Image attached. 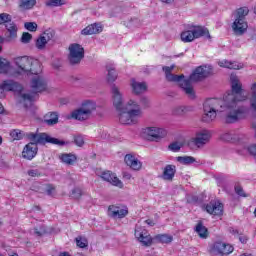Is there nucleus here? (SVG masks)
Segmentation results:
<instances>
[{
	"instance_id": "16",
	"label": "nucleus",
	"mask_w": 256,
	"mask_h": 256,
	"mask_svg": "<svg viewBox=\"0 0 256 256\" xmlns=\"http://www.w3.org/2000/svg\"><path fill=\"white\" fill-rule=\"evenodd\" d=\"M233 249V246L218 241L213 244L212 253H215V255H230V253H233Z\"/></svg>"
},
{
	"instance_id": "43",
	"label": "nucleus",
	"mask_w": 256,
	"mask_h": 256,
	"mask_svg": "<svg viewBox=\"0 0 256 256\" xmlns=\"http://www.w3.org/2000/svg\"><path fill=\"white\" fill-rule=\"evenodd\" d=\"M47 41L45 40V38L43 36H40L37 40H36V47L41 51L43 49H45V45H47Z\"/></svg>"
},
{
	"instance_id": "63",
	"label": "nucleus",
	"mask_w": 256,
	"mask_h": 256,
	"mask_svg": "<svg viewBox=\"0 0 256 256\" xmlns=\"http://www.w3.org/2000/svg\"><path fill=\"white\" fill-rule=\"evenodd\" d=\"M71 79H72L73 82L79 81V78H77V77H72Z\"/></svg>"
},
{
	"instance_id": "12",
	"label": "nucleus",
	"mask_w": 256,
	"mask_h": 256,
	"mask_svg": "<svg viewBox=\"0 0 256 256\" xmlns=\"http://www.w3.org/2000/svg\"><path fill=\"white\" fill-rule=\"evenodd\" d=\"M135 237L144 247H151L155 243V237H151V234L143 228L135 229Z\"/></svg>"
},
{
	"instance_id": "22",
	"label": "nucleus",
	"mask_w": 256,
	"mask_h": 256,
	"mask_svg": "<svg viewBox=\"0 0 256 256\" xmlns=\"http://www.w3.org/2000/svg\"><path fill=\"white\" fill-rule=\"evenodd\" d=\"M101 31H103V27H101V24L94 23L84 28L81 31V35H97V33H101Z\"/></svg>"
},
{
	"instance_id": "31",
	"label": "nucleus",
	"mask_w": 256,
	"mask_h": 256,
	"mask_svg": "<svg viewBox=\"0 0 256 256\" xmlns=\"http://www.w3.org/2000/svg\"><path fill=\"white\" fill-rule=\"evenodd\" d=\"M250 108L256 113V82L250 87Z\"/></svg>"
},
{
	"instance_id": "54",
	"label": "nucleus",
	"mask_w": 256,
	"mask_h": 256,
	"mask_svg": "<svg viewBox=\"0 0 256 256\" xmlns=\"http://www.w3.org/2000/svg\"><path fill=\"white\" fill-rule=\"evenodd\" d=\"M187 202L188 203H198L199 197L197 195H190L187 197Z\"/></svg>"
},
{
	"instance_id": "19",
	"label": "nucleus",
	"mask_w": 256,
	"mask_h": 256,
	"mask_svg": "<svg viewBox=\"0 0 256 256\" xmlns=\"http://www.w3.org/2000/svg\"><path fill=\"white\" fill-rule=\"evenodd\" d=\"M124 161L126 165L130 167V169H133V171H140L141 167H143V164L141 163V161L135 158V156L132 154H127L124 157Z\"/></svg>"
},
{
	"instance_id": "1",
	"label": "nucleus",
	"mask_w": 256,
	"mask_h": 256,
	"mask_svg": "<svg viewBox=\"0 0 256 256\" xmlns=\"http://www.w3.org/2000/svg\"><path fill=\"white\" fill-rule=\"evenodd\" d=\"M230 81L231 93H228L222 100L225 105L224 123L228 125L238 123L249 111V107L241 104L243 101H247V95L243 91V84L236 76H231Z\"/></svg>"
},
{
	"instance_id": "5",
	"label": "nucleus",
	"mask_w": 256,
	"mask_h": 256,
	"mask_svg": "<svg viewBox=\"0 0 256 256\" xmlns=\"http://www.w3.org/2000/svg\"><path fill=\"white\" fill-rule=\"evenodd\" d=\"M217 113H224L223 121H225V104L222 99L208 98L203 104L202 121L211 123L217 118Z\"/></svg>"
},
{
	"instance_id": "21",
	"label": "nucleus",
	"mask_w": 256,
	"mask_h": 256,
	"mask_svg": "<svg viewBox=\"0 0 256 256\" xmlns=\"http://www.w3.org/2000/svg\"><path fill=\"white\" fill-rule=\"evenodd\" d=\"M3 87L5 91H13L14 93H21L23 91V86L14 80H4Z\"/></svg>"
},
{
	"instance_id": "2",
	"label": "nucleus",
	"mask_w": 256,
	"mask_h": 256,
	"mask_svg": "<svg viewBox=\"0 0 256 256\" xmlns=\"http://www.w3.org/2000/svg\"><path fill=\"white\" fill-rule=\"evenodd\" d=\"M162 69L166 75L167 81L179 83L182 91L185 93L188 99L191 100L197 97L195 94V89H193V85H191V83L203 81V79H207V77L213 75V67L207 65L198 66L187 79H185L184 75H175L171 73V71L175 69V66H164Z\"/></svg>"
},
{
	"instance_id": "7",
	"label": "nucleus",
	"mask_w": 256,
	"mask_h": 256,
	"mask_svg": "<svg viewBox=\"0 0 256 256\" xmlns=\"http://www.w3.org/2000/svg\"><path fill=\"white\" fill-rule=\"evenodd\" d=\"M207 37V39H211V34H209V30L203 26H188L187 30H184L180 34V39L183 43H191L195 41V39H199L200 37Z\"/></svg>"
},
{
	"instance_id": "46",
	"label": "nucleus",
	"mask_w": 256,
	"mask_h": 256,
	"mask_svg": "<svg viewBox=\"0 0 256 256\" xmlns=\"http://www.w3.org/2000/svg\"><path fill=\"white\" fill-rule=\"evenodd\" d=\"M169 151H173V153H178V151H181V143L179 142H173L170 145H168Z\"/></svg>"
},
{
	"instance_id": "37",
	"label": "nucleus",
	"mask_w": 256,
	"mask_h": 256,
	"mask_svg": "<svg viewBox=\"0 0 256 256\" xmlns=\"http://www.w3.org/2000/svg\"><path fill=\"white\" fill-rule=\"evenodd\" d=\"M70 197L72 199H75V201H79V199L83 197V190H81V188L79 187H75L74 189H72Z\"/></svg>"
},
{
	"instance_id": "64",
	"label": "nucleus",
	"mask_w": 256,
	"mask_h": 256,
	"mask_svg": "<svg viewBox=\"0 0 256 256\" xmlns=\"http://www.w3.org/2000/svg\"><path fill=\"white\" fill-rule=\"evenodd\" d=\"M251 39L252 41H256V34L252 35Z\"/></svg>"
},
{
	"instance_id": "41",
	"label": "nucleus",
	"mask_w": 256,
	"mask_h": 256,
	"mask_svg": "<svg viewBox=\"0 0 256 256\" xmlns=\"http://www.w3.org/2000/svg\"><path fill=\"white\" fill-rule=\"evenodd\" d=\"M47 7H61V5H65V0H47Z\"/></svg>"
},
{
	"instance_id": "40",
	"label": "nucleus",
	"mask_w": 256,
	"mask_h": 256,
	"mask_svg": "<svg viewBox=\"0 0 256 256\" xmlns=\"http://www.w3.org/2000/svg\"><path fill=\"white\" fill-rule=\"evenodd\" d=\"M36 3V0H21L20 7L23 9H33Z\"/></svg>"
},
{
	"instance_id": "44",
	"label": "nucleus",
	"mask_w": 256,
	"mask_h": 256,
	"mask_svg": "<svg viewBox=\"0 0 256 256\" xmlns=\"http://www.w3.org/2000/svg\"><path fill=\"white\" fill-rule=\"evenodd\" d=\"M13 17L8 13H1L0 14V25H5L8 21H11Z\"/></svg>"
},
{
	"instance_id": "8",
	"label": "nucleus",
	"mask_w": 256,
	"mask_h": 256,
	"mask_svg": "<svg viewBox=\"0 0 256 256\" xmlns=\"http://www.w3.org/2000/svg\"><path fill=\"white\" fill-rule=\"evenodd\" d=\"M16 65L21 71H24V73H31L32 75H39L41 71V62L27 56L17 58Z\"/></svg>"
},
{
	"instance_id": "48",
	"label": "nucleus",
	"mask_w": 256,
	"mask_h": 256,
	"mask_svg": "<svg viewBox=\"0 0 256 256\" xmlns=\"http://www.w3.org/2000/svg\"><path fill=\"white\" fill-rule=\"evenodd\" d=\"M24 27H25V29H27V31H31L32 33L37 31V23H35V22H26L24 24Z\"/></svg>"
},
{
	"instance_id": "14",
	"label": "nucleus",
	"mask_w": 256,
	"mask_h": 256,
	"mask_svg": "<svg viewBox=\"0 0 256 256\" xmlns=\"http://www.w3.org/2000/svg\"><path fill=\"white\" fill-rule=\"evenodd\" d=\"M103 181L110 183L114 187H118L119 189H123V182L117 178V175L109 170L103 171L100 175Z\"/></svg>"
},
{
	"instance_id": "34",
	"label": "nucleus",
	"mask_w": 256,
	"mask_h": 256,
	"mask_svg": "<svg viewBox=\"0 0 256 256\" xmlns=\"http://www.w3.org/2000/svg\"><path fill=\"white\" fill-rule=\"evenodd\" d=\"M173 241V236L168 234H158L154 236V243H166L169 244Z\"/></svg>"
},
{
	"instance_id": "57",
	"label": "nucleus",
	"mask_w": 256,
	"mask_h": 256,
	"mask_svg": "<svg viewBox=\"0 0 256 256\" xmlns=\"http://www.w3.org/2000/svg\"><path fill=\"white\" fill-rule=\"evenodd\" d=\"M145 223H147V225H149L150 227H155V222L151 219L146 220Z\"/></svg>"
},
{
	"instance_id": "42",
	"label": "nucleus",
	"mask_w": 256,
	"mask_h": 256,
	"mask_svg": "<svg viewBox=\"0 0 256 256\" xmlns=\"http://www.w3.org/2000/svg\"><path fill=\"white\" fill-rule=\"evenodd\" d=\"M33 39V35L29 32H23L21 36V43H24V45H27L28 43H31V40Z\"/></svg>"
},
{
	"instance_id": "18",
	"label": "nucleus",
	"mask_w": 256,
	"mask_h": 256,
	"mask_svg": "<svg viewBox=\"0 0 256 256\" xmlns=\"http://www.w3.org/2000/svg\"><path fill=\"white\" fill-rule=\"evenodd\" d=\"M206 211L210 215H223V204L219 201H211L206 205Z\"/></svg>"
},
{
	"instance_id": "28",
	"label": "nucleus",
	"mask_w": 256,
	"mask_h": 256,
	"mask_svg": "<svg viewBox=\"0 0 256 256\" xmlns=\"http://www.w3.org/2000/svg\"><path fill=\"white\" fill-rule=\"evenodd\" d=\"M247 15H249V8L241 7L237 9L234 27H237V23H239V21H245V17H247Z\"/></svg>"
},
{
	"instance_id": "17",
	"label": "nucleus",
	"mask_w": 256,
	"mask_h": 256,
	"mask_svg": "<svg viewBox=\"0 0 256 256\" xmlns=\"http://www.w3.org/2000/svg\"><path fill=\"white\" fill-rule=\"evenodd\" d=\"M5 28L7 30V32L5 33L6 41L11 42L17 39V31H19V28H17V24L13 22V19H11V21L6 22Z\"/></svg>"
},
{
	"instance_id": "47",
	"label": "nucleus",
	"mask_w": 256,
	"mask_h": 256,
	"mask_svg": "<svg viewBox=\"0 0 256 256\" xmlns=\"http://www.w3.org/2000/svg\"><path fill=\"white\" fill-rule=\"evenodd\" d=\"M76 244H77V247H80V249H85V247L89 245V242H87V239L85 238L78 237L76 238Z\"/></svg>"
},
{
	"instance_id": "15",
	"label": "nucleus",
	"mask_w": 256,
	"mask_h": 256,
	"mask_svg": "<svg viewBox=\"0 0 256 256\" xmlns=\"http://www.w3.org/2000/svg\"><path fill=\"white\" fill-rule=\"evenodd\" d=\"M108 215L113 219H123L127 217V215H129V209L127 208V206L120 208L119 206L110 205L108 207Z\"/></svg>"
},
{
	"instance_id": "27",
	"label": "nucleus",
	"mask_w": 256,
	"mask_h": 256,
	"mask_svg": "<svg viewBox=\"0 0 256 256\" xmlns=\"http://www.w3.org/2000/svg\"><path fill=\"white\" fill-rule=\"evenodd\" d=\"M71 117L72 119H76V121H87L91 116H89V114L82 108H79L71 113Z\"/></svg>"
},
{
	"instance_id": "32",
	"label": "nucleus",
	"mask_w": 256,
	"mask_h": 256,
	"mask_svg": "<svg viewBox=\"0 0 256 256\" xmlns=\"http://www.w3.org/2000/svg\"><path fill=\"white\" fill-rule=\"evenodd\" d=\"M196 233L201 237V239H207V236L209 235V231L207 230V227L203 225V222H198L195 227Z\"/></svg>"
},
{
	"instance_id": "38",
	"label": "nucleus",
	"mask_w": 256,
	"mask_h": 256,
	"mask_svg": "<svg viewBox=\"0 0 256 256\" xmlns=\"http://www.w3.org/2000/svg\"><path fill=\"white\" fill-rule=\"evenodd\" d=\"M25 136V134L23 133V131L19 130V129H15L12 130L10 132V137H12V139L14 141H21V139Z\"/></svg>"
},
{
	"instance_id": "60",
	"label": "nucleus",
	"mask_w": 256,
	"mask_h": 256,
	"mask_svg": "<svg viewBox=\"0 0 256 256\" xmlns=\"http://www.w3.org/2000/svg\"><path fill=\"white\" fill-rule=\"evenodd\" d=\"M3 91H5V88L3 87V82L0 84V95H3Z\"/></svg>"
},
{
	"instance_id": "24",
	"label": "nucleus",
	"mask_w": 256,
	"mask_h": 256,
	"mask_svg": "<svg viewBox=\"0 0 256 256\" xmlns=\"http://www.w3.org/2000/svg\"><path fill=\"white\" fill-rule=\"evenodd\" d=\"M44 123L53 127V125H57L59 123V112H48L44 116Z\"/></svg>"
},
{
	"instance_id": "62",
	"label": "nucleus",
	"mask_w": 256,
	"mask_h": 256,
	"mask_svg": "<svg viewBox=\"0 0 256 256\" xmlns=\"http://www.w3.org/2000/svg\"><path fill=\"white\" fill-rule=\"evenodd\" d=\"M59 256H70V255H69V252H61Z\"/></svg>"
},
{
	"instance_id": "3",
	"label": "nucleus",
	"mask_w": 256,
	"mask_h": 256,
	"mask_svg": "<svg viewBox=\"0 0 256 256\" xmlns=\"http://www.w3.org/2000/svg\"><path fill=\"white\" fill-rule=\"evenodd\" d=\"M26 137L29 139L30 143L25 145L22 151V157L28 161H31L37 157V152L39 151V147H37V145H45L46 143H51L52 145L63 147L64 145H69L71 143L69 141L53 138L47 133L29 132L26 133Z\"/></svg>"
},
{
	"instance_id": "45",
	"label": "nucleus",
	"mask_w": 256,
	"mask_h": 256,
	"mask_svg": "<svg viewBox=\"0 0 256 256\" xmlns=\"http://www.w3.org/2000/svg\"><path fill=\"white\" fill-rule=\"evenodd\" d=\"M42 37L49 43L55 37V31L48 29L43 33Z\"/></svg>"
},
{
	"instance_id": "13",
	"label": "nucleus",
	"mask_w": 256,
	"mask_h": 256,
	"mask_svg": "<svg viewBox=\"0 0 256 256\" xmlns=\"http://www.w3.org/2000/svg\"><path fill=\"white\" fill-rule=\"evenodd\" d=\"M111 93L113 105L116 111H123V108L127 107V105L123 103V94L119 91V87L112 85Z\"/></svg>"
},
{
	"instance_id": "33",
	"label": "nucleus",
	"mask_w": 256,
	"mask_h": 256,
	"mask_svg": "<svg viewBox=\"0 0 256 256\" xmlns=\"http://www.w3.org/2000/svg\"><path fill=\"white\" fill-rule=\"evenodd\" d=\"M220 67H226V69H243V64L237 63V62H231L224 60L222 62H219Z\"/></svg>"
},
{
	"instance_id": "9",
	"label": "nucleus",
	"mask_w": 256,
	"mask_h": 256,
	"mask_svg": "<svg viewBox=\"0 0 256 256\" xmlns=\"http://www.w3.org/2000/svg\"><path fill=\"white\" fill-rule=\"evenodd\" d=\"M69 63L70 65H79L81 60L85 57V48L80 44H71L69 46Z\"/></svg>"
},
{
	"instance_id": "23",
	"label": "nucleus",
	"mask_w": 256,
	"mask_h": 256,
	"mask_svg": "<svg viewBox=\"0 0 256 256\" xmlns=\"http://www.w3.org/2000/svg\"><path fill=\"white\" fill-rule=\"evenodd\" d=\"M131 87L135 95H141V93H145V91H147V83L137 82L135 79L131 80Z\"/></svg>"
},
{
	"instance_id": "35",
	"label": "nucleus",
	"mask_w": 256,
	"mask_h": 256,
	"mask_svg": "<svg viewBox=\"0 0 256 256\" xmlns=\"http://www.w3.org/2000/svg\"><path fill=\"white\" fill-rule=\"evenodd\" d=\"M176 161H178V163H181V165H191L197 160L195 159V157L192 156H178L176 157Z\"/></svg>"
},
{
	"instance_id": "55",
	"label": "nucleus",
	"mask_w": 256,
	"mask_h": 256,
	"mask_svg": "<svg viewBox=\"0 0 256 256\" xmlns=\"http://www.w3.org/2000/svg\"><path fill=\"white\" fill-rule=\"evenodd\" d=\"M229 233H231L234 236L241 235V233H239V230H237L233 227L229 228Z\"/></svg>"
},
{
	"instance_id": "53",
	"label": "nucleus",
	"mask_w": 256,
	"mask_h": 256,
	"mask_svg": "<svg viewBox=\"0 0 256 256\" xmlns=\"http://www.w3.org/2000/svg\"><path fill=\"white\" fill-rule=\"evenodd\" d=\"M29 177H41V171L37 169H32L28 171Z\"/></svg>"
},
{
	"instance_id": "11",
	"label": "nucleus",
	"mask_w": 256,
	"mask_h": 256,
	"mask_svg": "<svg viewBox=\"0 0 256 256\" xmlns=\"http://www.w3.org/2000/svg\"><path fill=\"white\" fill-rule=\"evenodd\" d=\"M209 139H211V134L207 131L198 132L194 138L189 140L188 147L190 149H203Z\"/></svg>"
},
{
	"instance_id": "51",
	"label": "nucleus",
	"mask_w": 256,
	"mask_h": 256,
	"mask_svg": "<svg viewBox=\"0 0 256 256\" xmlns=\"http://www.w3.org/2000/svg\"><path fill=\"white\" fill-rule=\"evenodd\" d=\"M140 103H141L143 109H148V107H151V101H149V98H147V97H142L140 99Z\"/></svg>"
},
{
	"instance_id": "4",
	"label": "nucleus",
	"mask_w": 256,
	"mask_h": 256,
	"mask_svg": "<svg viewBox=\"0 0 256 256\" xmlns=\"http://www.w3.org/2000/svg\"><path fill=\"white\" fill-rule=\"evenodd\" d=\"M116 111L118 112V119L121 125H137L139 118L143 115L141 105L135 100H129L122 110Z\"/></svg>"
},
{
	"instance_id": "36",
	"label": "nucleus",
	"mask_w": 256,
	"mask_h": 256,
	"mask_svg": "<svg viewBox=\"0 0 256 256\" xmlns=\"http://www.w3.org/2000/svg\"><path fill=\"white\" fill-rule=\"evenodd\" d=\"M10 67L11 64L9 63V60L0 57V73H9Z\"/></svg>"
},
{
	"instance_id": "50",
	"label": "nucleus",
	"mask_w": 256,
	"mask_h": 256,
	"mask_svg": "<svg viewBox=\"0 0 256 256\" xmlns=\"http://www.w3.org/2000/svg\"><path fill=\"white\" fill-rule=\"evenodd\" d=\"M34 233L38 237H42V235H45V233H47V228H45V226H40V228H34Z\"/></svg>"
},
{
	"instance_id": "6",
	"label": "nucleus",
	"mask_w": 256,
	"mask_h": 256,
	"mask_svg": "<svg viewBox=\"0 0 256 256\" xmlns=\"http://www.w3.org/2000/svg\"><path fill=\"white\" fill-rule=\"evenodd\" d=\"M30 87L32 92L30 94H22V103H24V107L27 109L33 105V101H35V97H37V93H43V91L47 90V81L43 76L37 75L34 76L31 80Z\"/></svg>"
},
{
	"instance_id": "49",
	"label": "nucleus",
	"mask_w": 256,
	"mask_h": 256,
	"mask_svg": "<svg viewBox=\"0 0 256 256\" xmlns=\"http://www.w3.org/2000/svg\"><path fill=\"white\" fill-rule=\"evenodd\" d=\"M234 191L236 195H239V197H247V194H245V191L243 190V187H241V185H236L234 187Z\"/></svg>"
},
{
	"instance_id": "56",
	"label": "nucleus",
	"mask_w": 256,
	"mask_h": 256,
	"mask_svg": "<svg viewBox=\"0 0 256 256\" xmlns=\"http://www.w3.org/2000/svg\"><path fill=\"white\" fill-rule=\"evenodd\" d=\"M122 176H123V179H126V181H129L132 177L131 173L129 172H123Z\"/></svg>"
},
{
	"instance_id": "30",
	"label": "nucleus",
	"mask_w": 256,
	"mask_h": 256,
	"mask_svg": "<svg viewBox=\"0 0 256 256\" xmlns=\"http://www.w3.org/2000/svg\"><path fill=\"white\" fill-rule=\"evenodd\" d=\"M81 109L91 117L93 111L97 109V104L91 100H88L82 104Z\"/></svg>"
},
{
	"instance_id": "26",
	"label": "nucleus",
	"mask_w": 256,
	"mask_h": 256,
	"mask_svg": "<svg viewBox=\"0 0 256 256\" xmlns=\"http://www.w3.org/2000/svg\"><path fill=\"white\" fill-rule=\"evenodd\" d=\"M59 159L62 163H65V165H75L77 156L71 153H62L59 155Z\"/></svg>"
},
{
	"instance_id": "20",
	"label": "nucleus",
	"mask_w": 256,
	"mask_h": 256,
	"mask_svg": "<svg viewBox=\"0 0 256 256\" xmlns=\"http://www.w3.org/2000/svg\"><path fill=\"white\" fill-rule=\"evenodd\" d=\"M175 173H177V167L173 164H167L163 169L161 178L164 181H173L175 179Z\"/></svg>"
},
{
	"instance_id": "25",
	"label": "nucleus",
	"mask_w": 256,
	"mask_h": 256,
	"mask_svg": "<svg viewBox=\"0 0 256 256\" xmlns=\"http://www.w3.org/2000/svg\"><path fill=\"white\" fill-rule=\"evenodd\" d=\"M249 27V25H247V21L245 20H241L239 21V23L236 24L235 26V20L232 24V29L235 33V35H244L245 31H247V28Z\"/></svg>"
},
{
	"instance_id": "61",
	"label": "nucleus",
	"mask_w": 256,
	"mask_h": 256,
	"mask_svg": "<svg viewBox=\"0 0 256 256\" xmlns=\"http://www.w3.org/2000/svg\"><path fill=\"white\" fill-rule=\"evenodd\" d=\"M5 111V108L3 107V104L0 103V114H3Z\"/></svg>"
},
{
	"instance_id": "58",
	"label": "nucleus",
	"mask_w": 256,
	"mask_h": 256,
	"mask_svg": "<svg viewBox=\"0 0 256 256\" xmlns=\"http://www.w3.org/2000/svg\"><path fill=\"white\" fill-rule=\"evenodd\" d=\"M239 241L242 243H247V236H239Z\"/></svg>"
},
{
	"instance_id": "59",
	"label": "nucleus",
	"mask_w": 256,
	"mask_h": 256,
	"mask_svg": "<svg viewBox=\"0 0 256 256\" xmlns=\"http://www.w3.org/2000/svg\"><path fill=\"white\" fill-rule=\"evenodd\" d=\"M175 0H161L162 3H166L167 5H170V3H173Z\"/></svg>"
},
{
	"instance_id": "52",
	"label": "nucleus",
	"mask_w": 256,
	"mask_h": 256,
	"mask_svg": "<svg viewBox=\"0 0 256 256\" xmlns=\"http://www.w3.org/2000/svg\"><path fill=\"white\" fill-rule=\"evenodd\" d=\"M74 143L77 147H83V145H85V140H83V136H75Z\"/></svg>"
},
{
	"instance_id": "39",
	"label": "nucleus",
	"mask_w": 256,
	"mask_h": 256,
	"mask_svg": "<svg viewBox=\"0 0 256 256\" xmlns=\"http://www.w3.org/2000/svg\"><path fill=\"white\" fill-rule=\"evenodd\" d=\"M187 111H189V108L186 106H176L173 108L172 113L173 115H185V113H187Z\"/></svg>"
},
{
	"instance_id": "10",
	"label": "nucleus",
	"mask_w": 256,
	"mask_h": 256,
	"mask_svg": "<svg viewBox=\"0 0 256 256\" xmlns=\"http://www.w3.org/2000/svg\"><path fill=\"white\" fill-rule=\"evenodd\" d=\"M143 137L147 141H161L164 137H167V130L158 127H147L143 130Z\"/></svg>"
},
{
	"instance_id": "29",
	"label": "nucleus",
	"mask_w": 256,
	"mask_h": 256,
	"mask_svg": "<svg viewBox=\"0 0 256 256\" xmlns=\"http://www.w3.org/2000/svg\"><path fill=\"white\" fill-rule=\"evenodd\" d=\"M106 71H108V74H107L108 83H115L118 77L117 70H115V66L113 64L106 65Z\"/></svg>"
}]
</instances>
